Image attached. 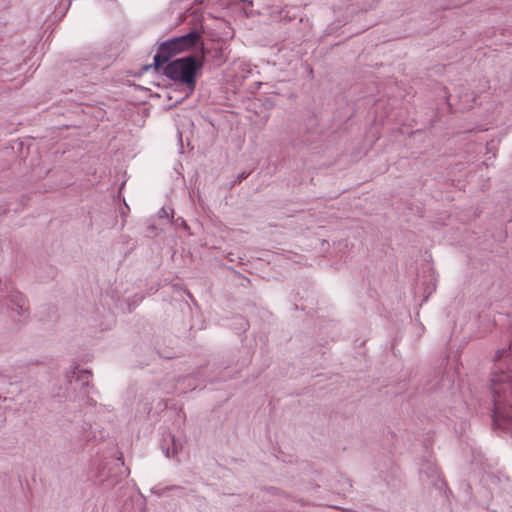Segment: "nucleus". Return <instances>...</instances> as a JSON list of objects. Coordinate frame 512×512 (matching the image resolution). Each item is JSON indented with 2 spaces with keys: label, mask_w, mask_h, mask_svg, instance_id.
<instances>
[{
  "label": "nucleus",
  "mask_w": 512,
  "mask_h": 512,
  "mask_svg": "<svg viewBox=\"0 0 512 512\" xmlns=\"http://www.w3.org/2000/svg\"><path fill=\"white\" fill-rule=\"evenodd\" d=\"M91 377L90 371L81 370L77 376L78 380H81L83 384H88Z\"/></svg>",
  "instance_id": "obj_6"
},
{
  "label": "nucleus",
  "mask_w": 512,
  "mask_h": 512,
  "mask_svg": "<svg viewBox=\"0 0 512 512\" xmlns=\"http://www.w3.org/2000/svg\"><path fill=\"white\" fill-rule=\"evenodd\" d=\"M204 43H201L200 55H189L169 62L163 69L166 77L186 86L189 94L196 88V77L203 67L205 57Z\"/></svg>",
  "instance_id": "obj_2"
},
{
  "label": "nucleus",
  "mask_w": 512,
  "mask_h": 512,
  "mask_svg": "<svg viewBox=\"0 0 512 512\" xmlns=\"http://www.w3.org/2000/svg\"><path fill=\"white\" fill-rule=\"evenodd\" d=\"M8 300L10 302L11 309L16 311L17 314L23 315L28 311V301L21 293H11L8 296Z\"/></svg>",
  "instance_id": "obj_5"
},
{
  "label": "nucleus",
  "mask_w": 512,
  "mask_h": 512,
  "mask_svg": "<svg viewBox=\"0 0 512 512\" xmlns=\"http://www.w3.org/2000/svg\"><path fill=\"white\" fill-rule=\"evenodd\" d=\"M162 215H165V216L167 215V212H166V210L164 208L161 209V216Z\"/></svg>",
  "instance_id": "obj_10"
},
{
  "label": "nucleus",
  "mask_w": 512,
  "mask_h": 512,
  "mask_svg": "<svg viewBox=\"0 0 512 512\" xmlns=\"http://www.w3.org/2000/svg\"><path fill=\"white\" fill-rule=\"evenodd\" d=\"M240 1L248 6H253V0H240Z\"/></svg>",
  "instance_id": "obj_9"
},
{
  "label": "nucleus",
  "mask_w": 512,
  "mask_h": 512,
  "mask_svg": "<svg viewBox=\"0 0 512 512\" xmlns=\"http://www.w3.org/2000/svg\"><path fill=\"white\" fill-rule=\"evenodd\" d=\"M201 33L196 29L191 30L189 33L173 37L159 44L158 53L154 56V66L156 69L162 67L168 60L192 48L201 49Z\"/></svg>",
  "instance_id": "obj_3"
},
{
  "label": "nucleus",
  "mask_w": 512,
  "mask_h": 512,
  "mask_svg": "<svg viewBox=\"0 0 512 512\" xmlns=\"http://www.w3.org/2000/svg\"><path fill=\"white\" fill-rule=\"evenodd\" d=\"M162 450L167 457H174L182 449V444L176 440L175 436L168 433L163 439Z\"/></svg>",
  "instance_id": "obj_4"
},
{
  "label": "nucleus",
  "mask_w": 512,
  "mask_h": 512,
  "mask_svg": "<svg viewBox=\"0 0 512 512\" xmlns=\"http://www.w3.org/2000/svg\"><path fill=\"white\" fill-rule=\"evenodd\" d=\"M493 426L512 431V373L502 368L492 369Z\"/></svg>",
  "instance_id": "obj_1"
},
{
  "label": "nucleus",
  "mask_w": 512,
  "mask_h": 512,
  "mask_svg": "<svg viewBox=\"0 0 512 512\" xmlns=\"http://www.w3.org/2000/svg\"><path fill=\"white\" fill-rule=\"evenodd\" d=\"M248 173L242 172L240 173L237 178L233 181V185L239 184L242 180L246 179L248 177Z\"/></svg>",
  "instance_id": "obj_8"
},
{
  "label": "nucleus",
  "mask_w": 512,
  "mask_h": 512,
  "mask_svg": "<svg viewBox=\"0 0 512 512\" xmlns=\"http://www.w3.org/2000/svg\"><path fill=\"white\" fill-rule=\"evenodd\" d=\"M495 150H496V146H495L494 141L487 142V144H486V152L487 153H493V157H495Z\"/></svg>",
  "instance_id": "obj_7"
}]
</instances>
